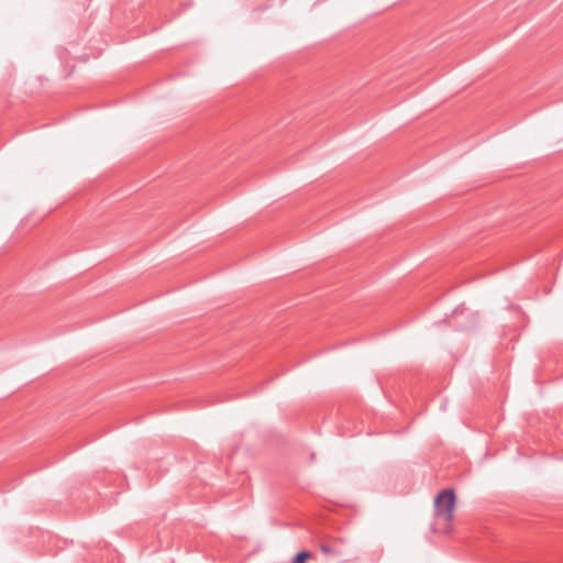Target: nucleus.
<instances>
[{"instance_id": "nucleus-1", "label": "nucleus", "mask_w": 563, "mask_h": 563, "mask_svg": "<svg viewBox=\"0 0 563 563\" xmlns=\"http://www.w3.org/2000/svg\"><path fill=\"white\" fill-rule=\"evenodd\" d=\"M455 505V494L452 489H443L434 500L435 514L445 521H451Z\"/></svg>"}, {"instance_id": "nucleus-2", "label": "nucleus", "mask_w": 563, "mask_h": 563, "mask_svg": "<svg viewBox=\"0 0 563 563\" xmlns=\"http://www.w3.org/2000/svg\"><path fill=\"white\" fill-rule=\"evenodd\" d=\"M311 556V553L308 551H301L297 553L292 560V563H306V561Z\"/></svg>"}, {"instance_id": "nucleus-3", "label": "nucleus", "mask_w": 563, "mask_h": 563, "mask_svg": "<svg viewBox=\"0 0 563 563\" xmlns=\"http://www.w3.org/2000/svg\"><path fill=\"white\" fill-rule=\"evenodd\" d=\"M321 551L324 552V553H330L331 550L328 545H321Z\"/></svg>"}]
</instances>
